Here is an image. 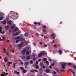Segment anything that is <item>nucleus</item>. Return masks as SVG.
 I'll return each mask as SVG.
<instances>
[{"label": "nucleus", "instance_id": "f257e3e1", "mask_svg": "<svg viewBox=\"0 0 76 76\" xmlns=\"http://www.w3.org/2000/svg\"><path fill=\"white\" fill-rule=\"evenodd\" d=\"M45 54H47V53L46 52H42V53H40L38 55V57H42V56H44Z\"/></svg>", "mask_w": 76, "mask_h": 76}, {"label": "nucleus", "instance_id": "f03ea898", "mask_svg": "<svg viewBox=\"0 0 76 76\" xmlns=\"http://www.w3.org/2000/svg\"><path fill=\"white\" fill-rule=\"evenodd\" d=\"M62 69H65V67L66 66V64H62L61 65Z\"/></svg>", "mask_w": 76, "mask_h": 76}, {"label": "nucleus", "instance_id": "7ed1b4c3", "mask_svg": "<svg viewBox=\"0 0 76 76\" xmlns=\"http://www.w3.org/2000/svg\"><path fill=\"white\" fill-rule=\"evenodd\" d=\"M26 51V49H24L23 50V51H22L21 53L22 54H25V52Z\"/></svg>", "mask_w": 76, "mask_h": 76}, {"label": "nucleus", "instance_id": "20e7f679", "mask_svg": "<svg viewBox=\"0 0 76 76\" xmlns=\"http://www.w3.org/2000/svg\"><path fill=\"white\" fill-rule=\"evenodd\" d=\"M45 72L47 73H49L50 72V70L48 69H47L45 70Z\"/></svg>", "mask_w": 76, "mask_h": 76}, {"label": "nucleus", "instance_id": "39448f33", "mask_svg": "<svg viewBox=\"0 0 76 76\" xmlns=\"http://www.w3.org/2000/svg\"><path fill=\"white\" fill-rule=\"evenodd\" d=\"M13 35H14V36H17V35H18L19 34V33L18 32H16L15 33H13Z\"/></svg>", "mask_w": 76, "mask_h": 76}, {"label": "nucleus", "instance_id": "423d86ee", "mask_svg": "<svg viewBox=\"0 0 76 76\" xmlns=\"http://www.w3.org/2000/svg\"><path fill=\"white\" fill-rule=\"evenodd\" d=\"M54 69L58 73H59V70H58V69H57V68H55Z\"/></svg>", "mask_w": 76, "mask_h": 76}, {"label": "nucleus", "instance_id": "0eeeda50", "mask_svg": "<svg viewBox=\"0 0 76 76\" xmlns=\"http://www.w3.org/2000/svg\"><path fill=\"white\" fill-rule=\"evenodd\" d=\"M22 59L24 61H26V57H22Z\"/></svg>", "mask_w": 76, "mask_h": 76}, {"label": "nucleus", "instance_id": "6e6552de", "mask_svg": "<svg viewBox=\"0 0 76 76\" xmlns=\"http://www.w3.org/2000/svg\"><path fill=\"white\" fill-rule=\"evenodd\" d=\"M1 29H2V28L1 27H0V32L1 34H4V31L1 32Z\"/></svg>", "mask_w": 76, "mask_h": 76}, {"label": "nucleus", "instance_id": "1a4fd4ad", "mask_svg": "<svg viewBox=\"0 0 76 76\" xmlns=\"http://www.w3.org/2000/svg\"><path fill=\"white\" fill-rule=\"evenodd\" d=\"M13 18L14 19H16L17 18V15H16V14H15Z\"/></svg>", "mask_w": 76, "mask_h": 76}, {"label": "nucleus", "instance_id": "9d476101", "mask_svg": "<svg viewBox=\"0 0 76 76\" xmlns=\"http://www.w3.org/2000/svg\"><path fill=\"white\" fill-rule=\"evenodd\" d=\"M7 58H5L4 59V61H5V62H6V63H8V61L7 60Z\"/></svg>", "mask_w": 76, "mask_h": 76}, {"label": "nucleus", "instance_id": "9b49d317", "mask_svg": "<svg viewBox=\"0 0 76 76\" xmlns=\"http://www.w3.org/2000/svg\"><path fill=\"white\" fill-rule=\"evenodd\" d=\"M56 36V34H52L51 35H50V37H55Z\"/></svg>", "mask_w": 76, "mask_h": 76}, {"label": "nucleus", "instance_id": "f8f14e48", "mask_svg": "<svg viewBox=\"0 0 76 76\" xmlns=\"http://www.w3.org/2000/svg\"><path fill=\"white\" fill-rule=\"evenodd\" d=\"M72 68H74L75 69H76V66L75 65H74V66H72Z\"/></svg>", "mask_w": 76, "mask_h": 76}, {"label": "nucleus", "instance_id": "ddd939ff", "mask_svg": "<svg viewBox=\"0 0 76 76\" xmlns=\"http://www.w3.org/2000/svg\"><path fill=\"white\" fill-rule=\"evenodd\" d=\"M28 64H29V63L28 62H27L25 63L26 66H28Z\"/></svg>", "mask_w": 76, "mask_h": 76}, {"label": "nucleus", "instance_id": "4468645a", "mask_svg": "<svg viewBox=\"0 0 76 76\" xmlns=\"http://www.w3.org/2000/svg\"><path fill=\"white\" fill-rule=\"evenodd\" d=\"M15 39H20V37L18 36V37H16L15 38Z\"/></svg>", "mask_w": 76, "mask_h": 76}, {"label": "nucleus", "instance_id": "2eb2a0df", "mask_svg": "<svg viewBox=\"0 0 76 76\" xmlns=\"http://www.w3.org/2000/svg\"><path fill=\"white\" fill-rule=\"evenodd\" d=\"M3 50H4V53H5V52H7V51H6V48H4L3 49Z\"/></svg>", "mask_w": 76, "mask_h": 76}, {"label": "nucleus", "instance_id": "dca6fc26", "mask_svg": "<svg viewBox=\"0 0 76 76\" xmlns=\"http://www.w3.org/2000/svg\"><path fill=\"white\" fill-rule=\"evenodd\" d=\"M45 63L47 65H49V62H48V61H47L45 62Z\"/></svg>", "mask_w": 76, "mask_h": 76}, {"label": "nucleus", "instance_id": "f3484780", "mask_svg": "<svg viewBox=\"0 0 76 76\" xmlns=\"http://www.w3.org/2000/svg\"><path fill=\"white\" fill-rule=\"evenodd\" d=\"M60 71L61 72H65V70L63 69H60Z\"/></svg>", "mask_w": 76, "mask_h": 76}, {"label": "nucleus", "instance_id": "a211bd4d", "mask_svg": "<svg viewBox=\"0 0 76 76\" xmlns=\"http://www.w3.org/2000/svg\"><path fill=\"white\" fill-rule=\"evenodd\" d=\"M7 23L8 25H11V22H10V21H8L7 22Z\"/></svg>", "mask_w": 76, "mask_h": 76}, {"label": "nucleus", "instance_id": "6ab92c4d", "mask_svg": "<svg viewBox=\"0 0 76 76\" xmlns=\"http://www.w3.org/2000/svg\"><path fill=\"white\" fill-rule=\"evenodd\" d=\"M29 52L28 51H27L26 52V55H29Z\"/></svg>", "mask_w": 76, "mask_h": 76}, {"label": "nucleus", "instance_id": "aec40b11", "mask_svg": "<svg viewBox=\"0 0 76 76\" xmlns=\"http://www.w3.org/2000/svg\"><path fill=\"white\" fill-rule=\"evenodd\" d=\"M40 67L41 68H42V67H43V65L42 64H40Z\"/></svg>", "mask_w": 76, "mask_h": 76}, {"label": "nucleus", "instance_id": "412c9836", "mask_svg": "<svg viewBox=\"0 0 76 76\" xmlns=\"http://www.w3.org/2000/svg\"><path fill=\"white\" fill-rule=\"evenodd\" d=\"M43 60L44 61H47V58H44L43 59Z\"/></svg>", "mask_w": 76, "mask_h": 76}, {"label": "nucleus", "instance_id": "4be33fe9", "mask_svg": "<svg viewBox=\"0 0 76 76\" xmlns=\"http://www.w3.org/2000/svg\"><path fill=\"white\" fill-rule=\"evenodd\" d=\"M5 29H9V26H7L5 27Z\"/></svg>", "mask_w": 76, "mask_h": 76}, {"label": "nucleus", "instance_id": "5701e85b", "mask_svg": "<svg viewBox=\"0 0 76 76\" xmlns=\"http://www.w3.org/2000/svg\"><path fill=\"white\" fill-rule=\"evenodd\" d=\"M20 69L21 70H23V69H24V68L22 67H20Z\"/></svg>", "mask_w": 76, "mask_h": 76}, {"label": "nucleus", "instance_id": "b1692460", "mask_svg": "<svg viewBox=\"0 0 76 76\" xmlns=\"http://www.w3.org/2000/svg\"><path fill=\"white\" fill-rule=\"evenodd\" d=\"M30 64H33V61L31 60H30Z\"/></svg>", "mask_w": 76, "mask_h": 76}, {"label": "nucleus", "instance_id": "393cba45", "mask_svg": "<svg viewBox=\"0 0 76 76\" xmlns=\"http://www.w3.org/2000/svg\"><path fill=\"white\" fill-rule=\"evenodd\" d=\"M6 23V21H4L2 22V23L3 24H5Z\"/></svg>", "mask_w": 76, "mask_h": 76}, {"label": "nucleus", "instance_id": "a878e982", "mask_svg": "<svg viewBox=\"0 0 76 76\" xmlns=\"http://www.w3.org/2000/svg\"><path fill=\"white\" fill-rule=\"evenodd\" d=\"M33 60V61H35L36 60V58L35 57H34L33 58V59H32Z\"/></svg>", "mask_w": 76, "mask_h": 76}, {"label": "nucleus", "instance_id": "bb28decb", "mask_svg": "<svg viewBox=\"0 0 76 76\" xmlns=\"http://www.w3.org/2000/svg\"><path fill=\"white\" fill-rule=\"evenodd\" d=\"M36 69H38L39 68V66H38V65H36Z\"/></svg>", "mask_w": 76, "mask_h": 76}, {"label": "nucleus", "instance_id": "cd10ccee", "mask_svg": "<svg viewBox=\"0 0 76 76\" xmlns=\"http://www.w3.org/2000/svg\"><path fill=\"white\" fill-rule=\"evenodd\" d=\"M42 28H44L45 29H46L47 27H46V26H42Z\"/></svg>", "mask_w": 76, "mask_h": 76}, {"label": "nucleus", "instance_id": "c85d7f7f", "mask_svg": "<svg viewBox=\"0 0 76 76\" xmlns=\"http://www.w3.org/2000/svg\"><path fill=\"white\" fill-rule=\"evenodd\" d=\"M17 71H16V70H15V71H14V74H17Z\"/></svg>", "mask_w": 76, "mask_h": 76}, {"label": "nucleus", "instance_id": "c756f323", "mask_svg": "<svg viewBox=\"0 0 76 76\" xmlns=\"http://www.w3.org/2000/svg\"><path fill=\"white\" fill-rule=\"evenodd\" d=\"M7 67H10V64H9V63H8V62H7Z\"/></svg>", "mask_w": 76, "mask_h": 76}, {"label": "nucleus", "instance_id": "7c9ffc66", "mask_svg": "<svg viewBox=\"0 0 76 76\" xmlns=\"http://www.w3.org/2000/svg\"><path fill=\"white\" fill-rule=\"evenodd\" d=\"M25 36H26L27 37H28V33H26L25 34Z\"/></svg>", "mask_w": 76, "mask_h": 76}, {"label": "nucleus", "instance_id": "2f4dec72", "mask_svg": "<svg viewBox=\"0 0 76 76\" xmlns=\"http://www.w3.org/2000/svg\"><path fill=\"white\" fill-rule=\"evenodd\" d=\"M13 31H14V32H16V31H17V29L16 28L14 29L13 30Z\"/></svg>", "mask_w": 76, "mask_h": 76}, {"label": "nucleus", "instance_id": "473e14b6", "mask_svg": "<svg viewBox=\"0 0 76 76\" xmlns=\"http://www.w3.org/2000/svg\"><path fill=\"white\" fill-rule=\"evenodd\" d=\"M15 63H14L13 66V68H15Z\"/></svg>", "mask_w": 76, "mask_h": 76}, {"label": "nucleus", "instance_id": "72a5a7b5", "mask_svg": "<svg viewBox=\"0 0 76 76\" xmlns=\"http://www.w3.org/2000/svg\"><path fill=\"white\" fill-rule=\"evenodd\" d=\"M22 45H21V44L19 45H18V47H22Z\"/></svg>", "mask_w": 76, "mask_h": 76}, {"label": "nucleus", "instance_id": "f704fd0d", "mask_svg": "<svg viewBox=\"0 0 76 76\" xmlns=\"http://www.w3.org/2000/svg\"><path fill=\"white\" fill-rule=\"evenodd\" d=\"M23 72L24 73H26V71H25V70H23Z\"/></svg>", "mask_w": 76, "mask_h": 76}, {"label": "nucleus", "instance_id": "c9c22d12", "mask_svg": "<svg viewBox=\"0 0 76 76\" xmlns=\"http://www.w3.org/2000/svg\"><path fill=\"white\" fill-rule=\"evenodd\" d=\"M14 26H12L11 27V29H14Z\"/></svg>", "mask_w": 76, "mask_h": 76}, {"label": "nucleus", "instance_id": "e433bc0d", "mask_svg": "<svg viewBox=\"0 0 76 76\" xmlns=\"http://www.w3.org/2000/svg\"><path fill=\"white\" fill-rule=\"evenodd\" d=\"M8 63L10 64H12V62H8Z\"/></svg>", "mask_w": 76, "mask_h": 76}, {"label": "nucleus", "instance_id": "4c0bfd02", "mask_svg": "<svg viewBox=\"0 0 76 76\" xmlns=\"http://www.w3.org/2000/svg\"><path fill=\"white\" fill-rule=\"evenodd\" d=\"M11 51L13 53H15V50H12Z\"/></svg>", "mask_w": 76, "mask_h": 76}, {"label": "nucleus", "instance_id": "58836bf2", "mask_svg": "<svg viewBox=\"0 0 76 76\" xmlns=\"http://www.w3.org/2000/svg\"><path fill=\"white\" fill-rule=\"evenodd\" d=\"M71 64V63H68V66H71V64Z\"/></svg>", "mask_w": 76, "mask_h": 76}, {"label": "nucleus", "instance_id": "ea45409f", "mask_svg": "<svg viewBox=\"0 0 76 76\" xmlns=\"http://www.w3.org/2000/svg\"><path fill=\"white\" fill-rule=\"evenodd\" d=\"M42 67L44 69H45V68H46V67L45 66H44V65Z\"/></svg>", "mask_w": 76, "mask_h": 76}, {"label": "nucleus", "instance_id": "a19ab883", "mask_svg": "<svg viewBox=\"0 0 76 76\" xmlns=\"http://www.w3.org/2000/svg\"><path fill=\"white\" fill-rule=\"evenodd\" d=\"M30 57H26V58L27 60H29L30 59Z\"/></svg>", "mask_w": 76, "mask_h": 76}, {"label": "nucleus", "instance_id": "79ce46f5", "mask_svg": "<svg viewBox=\"0 0 76 76\" xmlns=\"http://www.w3.org/2000/svg\"><path fill=\"white\" fill-rule=\"evenodd\" d=\"M59 53H60V54H61V50H59Z\"/></svg>", "mask_w": 76, "mask_h": 76}, {"label": "nucleus", "instance_id": "37998d69", "mask_svg": "<svg viewBox=\"0 0 76 76\" xmlns=\"http://www.w3.org/2000/svg\"><path fill=\"white\" fill-rule=\"evenodd\" d=\"M34 72H38V70H37L35 69H34Z\"/></svg>", "mask_w": 76, "mask_h": 76}, {"label": "nucleus", "instance_id": "c03bdc74", "mask_svg": "<svg viewBox=\"0 0 76 76\" xmlns=\"http://www.w3.org/2000/svg\"><path fill=\"white\" fill-rule=\"evenodd\" d=\"M3 20V18L2 17H0V20Z\"/></svg>", "mask_w": 76, "mask_h": 76}, {"label": "nucleus", "instance_id": "a18cd8bd", "mask_svg": "<svg viewBox=\"0 0 76 76\" xmlns=\"http://www.w3.org/2000/svg\"><path fill=\"white\" fill-rule=\"evenodd\" d=\"M38 61H41V59H38Z\"/></svg>", "mask_w": 76, "mask_h": 76}, {"label": "nucleus", "instance_id": "49530a36", "mask_svg": "<svg viewBox=\"0 0 76 76\" xmlns=\"http://www.w3.org/2000/svg\"><path fill=\"white\" fill-rule=\"evenodd\" d=\"M70 70L71 71V72H72V73H73V72H74L73 71V69H70Z\"/></svg>", "mask_w": 76, "mask_h": 76}, {"label": "nucleus", "instance_id": "de8ad7c7", "mask_svg": "<svg viewBox=\"0 0 76 76\" xmlns=\"http://www.w3.org/2000/svg\"><path fill=\"white\" fill-rule=\"evenodd\" d=\"M36 64H38V61H36Z\"/></svg>", "mask_w": 76, "mask_h": 76}, {"label": "nucleus", "instance_id": "09e8293b", "mask_svg": "<svg viewBox=\"0 0 76 76\" xmlns=\"http://www.w3.org/2000/svg\"><path fill=\"white\" fill-rule=\"evenodd\" d=\"M2 39H2L3 40H4V39H5V37H3Z\"/></svg>", "mask_w": 76, "mask_h": 76}, {"label": "nucleus", "instance_id": "8fccbe9b", "mask_svg": "<svg viewBox=\"0 0 76 76\" xmlns=\"http://www.w3.org/2000/svg\"><path fill=\"white\" fill-rule=\"evenodd\" d=\"M51 66H54V64H53V63H52V64H51Z\"/></svg>", "mask_w": 76, "mask_h": 76}, {"label": "nucleus", "instance_id": "3c124183", "mask_svg": "<svg viewBox=\"0 0 76 76\" xmlns=\"http://www.w3.org/2000/svg\"><path fill=\"white\" fill-rule=\"evenodd\" d=\"M19 40H16V43H18V42H19Z\"/></svg>", "mask_w": 76, "mask_h": 76}, {"label": "nucleus", "instance_id": "603ef678", "mask_svg": "<svg viewBox=\"0 0 76 76\" xmlns=\"http://www.w3.org/2000/svg\"><path fill=\"white\" fill-rule=\"evenodd\" d=\"M43 31L44 32H45V31H46V30H45L44 29H43Z\"/></svg>", "mask_w": 76, "mask_h": 76}, {"label": "nucleus", "instance_id": "864d4df0", "mask_svg": "<svg viewBox=\"0 0 76 76\" xmlns=\"http://www.w3.org/2000/svg\"><path fill=\"white\" fill-rule=\"evenodd\" d=\"M17 75H19V74H20V73L19 72H17Z\"/></svg>", "mask_w": 76, "mask_h": 76}, {"label": "nucleus", "instance_id": "5fc2aeb1", "mask_svg": "<svg viewBox=\"0 0 76 76\" xmlns=\"http://www.w3.org/2000/svg\"><path fill=\"white\" fill-rule=\"evenodd\" d=\"M31 72H34V70H33V69H32L31 70Z\"/></svg>", "mask_w": 76, "mask_h": 76}, {"label": "nucleus", "instance_id": "6e6d98bb", "mask_svg": "<svg viewBox=\"0 0 76 76\" xmlns=\"http://www.w3.org/2000/svg\"><path fill=\"white\" fill-rule=\"evenodd\" d=\"M21 45H23V42H22L21 43Z\"/></svg>", "mask_w": 76, "mask_h": 76}, {"label": "nucleus", "instance_id": "4d7b16f0", "mask_svg": "<svg viewBox=\"0 0 76 76\" xmlns=\"http://www.w3.org/2000/svg\"><path fill=\"white\" fill-rule=\"evenodd\" d=\"M44 46L45 47H47V45H46L45 44H44Z\"/></svg>", "mask_w": 76, "mask_h": 76}, {"label": "nucleus", "instance_id": "13d9d810", "mask_svg": "<svg viewBox=\"0 0 76 76\" xmlns=\"http://www.w3.org/2000/svg\"><path fill=\"white\" fill-rule=\"evenodd\" d=\"M39 44H40V45H41V44H42V42H39Z\"/></svg>", "mask_w": 76, "mask_h": 76}, {"label": "nucleus", "instance_id": "bf43d9fd", "mask_svg": "<svg viewBox=\"0 0 76 76\" xmlns=\"http://www.w3.org/2000/svg\"><path fill=\"white\" fill-rule=\"evenodd\" d=\"M37 24H38V25H39L41 24V23H37Z\"/></svg>", "mask_w": 76, "mask_h": 76}, {"label": "nucleus", "instance_id": "052dcab7", "mask_svg": "<svg viewBox=\"0 0 76 76\" xmlns=\"http://www.w3.org/2000/svg\"><path fill=\"white\" fill-rule=\"evenodd\" d=\"M54 47H57V45H54Z\"/></svg>", "mask_w": 76, "mask_h": 76}, {"label": "nucleus", "instance_id": "680f3d73", "mask_svg": "<svg viewBox=\"0 0 76 76\" xmlns=\"http://www.w3.org/2000/svg\"><path fill=\"white\" fill-rule=\"evenodd\" d=\"M0 41H3V39H1V38L0 37Z\"/></svg>", "mask_w": 76, "mask_h": 76}, {"label": "nucleus", "instance_id": "e2e57ef3", "mask_svg": "<svg viewBox=\"0 0 76 76\" xmlns=\"http://www.w3.org/2000/svg\"><path fill=\"white\" fill-rule=\"evenodd\" d=\"M33 45H34L35 46V45H36L35 43L34 42L33 43Z\"/></svg>", "mask_w": 76, "mask_h": 76}, {"label": "nucleus", "instance_id": "0e129e2a", "mask_svg": "<svg viewBox=\"0 0 76 76\" xmlns=\"http://www.w3.org/2000/svg\"><path fill=\"white\" fill-rule=\"evenodd\" d=\"M34 24H35V25H37V23L36 22H35L34 23Z\"/></svg>", "mask_w": 76, "mask_h": 76}, {"label": "nucleus", "instance_id": "69168bd1", "mask_svg": "<svg viewBox=\"0 0 76 76\" xmlns=\"http://www.w3.org/2000/svg\"><path fill=\"white\" fill-rule=\"evenodd\" d=\"M72 73L73 74V76H75V73H74V72H72Z\"/></svg>", "mask_w": 76, "mask_h": 76}, {"label": "nucleus", "instance_id": "338daca9", "mask_svg": "<svg viewBox=\"0 0 76 76\" xmlns=\"http://www.w3.org/2000/svg\"><path fill=\"white\" fill-rule=\"evenodd\" d=\"M53 73L54 74H56V72H55V71H53Z\"/></svg>", "mask_w": 76, "mask_h": 76}, {"label": "nucleus", "instance_id": "774afa93", "mask_svg": "<svg viewBox=\"0 0 76 76\" xmlns=\"http://www.w3.org/2000/svg\"><path fill=\"white\" fill-rule=\"evenodd\" d=\"M49 67L50 68V69H51L52 68V66H51L50 65L49 66Z\"/></svg>", "mask_w": 76, "mask_h": 76}]
</instances>
